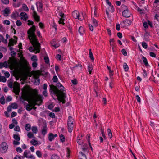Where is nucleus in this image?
<instances>
[{
	"mask_svg": "<svg viewBox=\"0 0 159 159\" xmlns=\"http://www.w3.org/2000/svg\"><path fill=\"white\" fill-rule=\"evenodd\" d=\"M36 30L34 25H33L28 31L27 34L28 35V38L30 40V42L33 45L34 49L36 52L35 53H39L40 49V44L38 41L36 36L35 34Z\"/></svg>",
	"mask_w": 159,
	"mask_h": 159,
	"instance_id": "1",
	"label": "nucleus"
},
{
	"mask_svg": "<svg viewBox=\"0 0 159 159\" xmlns=\"http://www.w3.org/2000/svg\"><path fill=\"white\" fill-rule=\"evenodd\" d=\"M54 91H51V96L55 100L57 99L59 102H62L63 104L65 103L66 94L65 92H62L56 89L54 87L53 88Z\"/></svg>",
	"mask_w": 159,
	"mask_h": 159,
	"instance_id": "2",
	"label": "nucleus"
},
{
	"mask_svg": "<svg viewBox=\"0 0 159 159\" xmlns=\"http://www.w3.org/2000/svg\"><path fill=\"white\" fill-rule=\"evenodd\" d=\"M53 87H54L55 89H57V90H58L59 91H61L62 92H64V91H65L64 89H65V88L64 86H62V85L60 84V83L58 82L57 83L56 86L53 85L52 84L50 85H49L50 89H49V91L51 95V92H52L51 91H54L53 88Z\"/></svg>",
	"mask_w": 159,
	"mask_h": 159,
	"instance_id": "3",
	"label": "nucleus"
},
{
	"mask_svg": "<svg viewBox=\"0 0 159 159\" xmlns=\"http://www.w3.org/2000/svg\"><path fill=\"white\" fill-rule=\"evenodd\" d=\"M73 122L74 119L71 116H69L67 120V125L68 131L70 133L72 132L73 131L74 125Z\"/></svg>",
	"mask_w": 159,
	"mask_h": 159,
	"instance_id": "4",
	"label": "nucleus"
},
{
	"mask_svg": "<svg viewBox=\"0 0 159 159\" xmlns=\"http://www.w3.org/2000/svg\"><path fill=\"white\" fill-rule=\"evenodd\" d=\"M43 97L42 96L39 95L38 97H35L33 99V105L39 106L40 104L42 102Z\"/></svg>",
	"mask_w": 159,
	"mask_h": 159,
	"instance_id": "5",
	"label": "nucleus"
},
{
	"mask_svg": "<svg viewBox=\"0 0 159 159\" xmlns=\"http://www.w3.org/2000/svg\"><path fill=\"white\" fill-rule=\"evenodd\" d=\"M28 96L27 92L24 91H23L22 93V96L20 98V100L21 102L24 105H26L27 104L25 102V101H28Z\"/></svg>",
	"mask_w": 159,
	"mask_h": 159,
	"instance_id": "6",
	"label": "nucleus"
},
{
	"mask_svg": "<svg viewBox=\"0 0 159 159\" xmlns=\"http://www.w3.org/2000/svg\"><path fill=\"white\" fill-rule=\"evenodd\" d=\"M0 151L2 153H5L8 149V145L5 142H2L0 145Z\"/></svg>",
	"mask_w": 159,
	"mask_h": 159,
	"instance_id": "7",
	"label": "nucleus"
},
{
	"mask_svg": "<svg viewBox=\"0 0 159 159\" xmlns=\"http://www.w3.org/2000/svg\"><path fill=\"white\" fill-rule=\"evenodd\" d=\"M7 62L9 65V68L11 69L15 66V64L16 62V61L12 57H10Z\"/></svg>",
	"mask_w": 159,
	"mask_h": 159,
	"instance_id": "8",
	"label": "nucleus"
},
{
	"mask_svg": "<svg viewBox=\"0 0 159 159\" xmlns=\"http://www.w3.org/2000/svg\"><path fill=\"white\" fill-rule=\"evenodd\" d=\"M31 9L33 11V16L35 20L37 22H39L40 20V17L38 15L37 13L35 11L34 7L33 5H31Z\"/></svg>",
	"mask_w": 159,
	"mask_h": 159,
	"instance_id": "9",
	"label": "nucleus"
},
{
	"mask_svg": "<svg viewBox=\"0 0 159 159\" xmlns=\"http://www.w3.org/2000/svg\"><path fill=\"white\" fill-rule=\"evenodd\" d=\"M73 17L75 19H78L80 20L81 21L83 19L80 18L79 13L76 11H74L72 13Z\"/></svg>",
	"mask_w": 159,
	"mask_h": 159,
	"instance_id": "10",
	"label": "nucleus"
},
{
	"mask_svg": "<svg viewBox=\"0 0 159 159\" xmlns=\"http://www.w3.org/2000/svg\"><path fill=\"white\" fill-rule=\"evenodd\" d=\"M42 129L41 130L42 134L44 136L47 133V126L46 123L42 125V127L41 128Z\"/></svg>",
	"mask_w": 159,
	"mask_h": 159,
	"instance_id": "11",
	"label": "nucleus"
},
{
	"mask_svg": "<svg viewBox=\"0 0 159 159\" xmlns=\"http://www.w3.org/2000/svg\"><path fill=\"white\" fill-rule=\"evenodd\" d=\"M82 135H79L77 137V142L79 145H81L83 143V140L82 139Z\"/></svg>",
	"mask_w": 159,
	"mask_h": 159,
	"instance_id": "12",
	"label": "nucleus"
},
{
	"mask_svg": "<svg viewBox=\"0 0 159 159\" xmlns=\"http://www.w3.org/2000/svg\"><path fill=\"white\" fill-rule=\"evenodd\" d=\"M30 154V152L29 151L25 150L24 153L23 155L24 157H26L27 158H33V156L32 155H28V154Z\"/></svg>",
	"mask_w": 159,
	"mask_h": 159,
	"instance_id": "13",
	"label": "nucleus"
},
{
	"mask_svg": "<svg viewBox=\"0 0 159 159\" xmlns=\"http://www.w3.org/2000/svg\"><path fill=\"white\" fill-rule=\"evenodd\" d=\"M122 14L123 16L125 17L128 18L130 16V15L129 14L128 10L127 9L123 11Z\"/></svg>",
	"mask_w": 159,
	"mask_h": 159,
	"instance_id": "14",
	"label": "nucleus"
},
{
	"mask_svg": "<svg viewBox=\"0 0 159 159\" xmlns=\"http://www.w3.org/2000/svg\"><path fill=\"white\" fill-rule=\"evenodd\" d=\"M20 16L21 17L22 19L25 21L28 18L27 14L24 12H21L20 14Z\"/></svg>",
	"mask_w": 159,
	"mask_h": 159,
	"instance_id": "15",
	"label": "nucleus"
},
{
	"mask_svg": "<svg viewBox=\"0 0 159 159\" xmlns=\"http://www.w3.org/2000/svg\"><path fill=\"white\" fill-rule=\"evenodd\" d=\"M3 67H5V68H9V65L7 61H5L3 63H0V68L2 69Z\"/></svg>",
	"mask_w": 159,
	"mask_h": 159,
	"instance_id": "16",
	"label": "nucleus"
},
{
	"mask_svg": "<svg viewBox=\"0 0 159 159\" xmlns=\"http://www.w3.org/2000/svg\"><path fill=\"white\" fill-rule=\"evenodd\" d=\"M36 5L37 6V11L40 12H42L43 11V6L42 3L39 2V5L36 3Z\"/></svg>",
	"mask_w": 159,
	"mask_h": 159,
	"instance_id": "17",
	"label": "nucleus"
},
{
	"mask_svg": "<svg viewBox=\"0 0 159 159\" xmlns=\"http://www.w3.org/2000/svg\"><path fill=\"white\" fill-rule=\"evenodd\" d=\"M58 42L55 40H53L51 42V45L55 48H56L59 46V44Z\"/></svg>",
	"mask_w": 159,
	"mask_h": 159,
	"instance_id": "18",
	"label": "nucleus"
},
{
	"mask_svg": "<svg viewBox=\"0 0 159 159\" xmlns=\"http://www.w3.org/2000/svg\"><path fill=\"white\" fill-rule=\"evenodd\" d=\"M79 159H87L86 155L82 152H80L79 155Z\"/></svg>",
	"mask_w": 159,
	"mask_h": 159,
	"instance_id": "19",
	"label": "nucleus"
},
{
	"mask_svg": "<svg viewBox=\"0 0 159 159\" xmlns=\"http://www.w3.org/2000/svg\"><path fill=\"white\" fill-rule=\"evenodd\" d=\"M122 23L127 25H129L131 24V21L129 19H127L123 21Z\"/></svg>",
	"mask_w": 159,
	"mask_h": 159,
	"instance_id": "20",
	"label": "nucleus"
},
{
	"mask_svg": "<svg viewBox=\"0 0 159 159\" xmlns=\"http://www.w3.org/2000/svg\"><path fill=\"white\" fill-rule=\"evenodd\" d=\"M149 34L148 32H146L144 34V37L143 38V39L145 40L146 41H148L149 40Z\"/></svg>",
	"mask_w": 159,
	"mask_h": 159,
	"instance_id": "21",
	"label": "nucleus"
},
{
	"mask_svg": "<svg viewBox=\"0 0 159 159\" xmlns=\"http://www.w3.org/2000/svg\"><path fill=\"white\" fill-rule=\"evenodd\" d=\"M79 32L81 35L83 34L84 32V30L83 27L80 26L79 29Z\"/></svg>",
	"mask_w": 159,
	"mask_h": 159,
	"instance_id": "22",
	"label": "nucleus"
},
{
	"mask_svg": "<svg viewBox=\"0 0 159 159\" xmlns=\"http://www.w3.org/2000/svg\"><path fill=\"white\" fill-rule=\"evenodd\" d=\"M16 41L13 39H10V42L8 44V46H13L16 43Z\"/></svg>",
	"mask_w": 159,
	"mask_h": 159,
	"instance_id": "23",
	"label": "nucleus"
},
{
	"mask_svg": "<svg viewBox=\"0 0 159 159\" xmlns=\"http://www.w3.org/2000/svg\"><path fill=\"white\" fill-rule=\"evenodd\" d=\"M54 139L53 134L52 133H50L49 134L48 139L49 141H52Z\"/></svg>",
	"mask_w": 159,
	"mask_h": 159,
	"instance_id": "24",
	"label": "nucleus"
},
{
	"mask_svg": "<svg viewBox=\"0 0 159 159\" xmlns=\"http://www.w3.org/2000/svg\"><path fill=\"white\" fill-rule=\"evenodd\" d=\"M13 137L14 139L18 141H19L20 140V137L19 134H14L13 135Z\"/></svg>",
	"mask_w": 159,
	"mask_h": 159,
	"instance_id": "25",
	"label": "nucleus"
},
{
	"mask_svg": "<svg viewBox=\"0 0 159 159\" xmlns=\"http://www.w3.org/2000/svg\"><path fill=\"white\" fill-rule=\"evenodd\" d=\"M143 61L145 65L146 66H148L149 65V64L148 63L147 60L146 58L144 57H143L142 58Z\"/></svg>",
	"mask_w": 159,
	"mask_h": 159,
	"instance_id": "26",
	"label": "nucleus"
},
{
	"mask_svg": "<svg viewBox=\"0 0 159 159\" xmlns=\"http://www.w3.org/2000/svg\"><path fill=\"white\" fill-rule=\"evenodd\" d=\"M25 129L27 131H29L31 129V125L29 124H26L25 126Z\"/></svg>",
	"mask_w": 159,
	"mask_h": 159,
	"instance_id": "27",
	"label": "nucleus"
},
{
	"mask_svg": "<svg viewBox=\"0 0 159 159\" xmlns=\"http://www.w3.org/2000/svg\"><path fill=\"white\" fill-rule=\"evenodd\" d=\"M32 131L34 133H37L38 131L37 127L35 126H32Z\"/></svg>",
	"mask_w": 159,
	"mask_h": 159,
	"instance_id": "28",
	"label": "nucleus"
},
{
	"mask_svg": "<svg viewBox=\"0 0 159 159\" xmlns=\"http://www.w3.org/2000/svg\"><path fill=\"white\" fill-rule=\"evenodd\" d=\"M0 102L3 105L5 103V98L3 96H2L0 98Z\"/></svg>",
	"mask_w": 159,
	"mask_h": 159,
	"instance_id": "29",
	"label": "nucleus"
},
{
	"mask_svg": "<svg viewBox=\"0 0 159 159\" xmlns=\"http://www.w3.org/2000/svg\"><path fill=\"white\" fill-rule=\"evenodd\" d=\"M92 20L93 25L95 26H98V23L97 21V20L94 18H92Z\"/></svg>",
	"mask_w": 159,
	"mask_h": 159,
	"instance_id": "30",
	"label": "nucleus"
},
{
	"mask_svg": "<svg viewBox=\"0 0 159 159\" xmlns=\"http://www.w3.org/2000/svg\"><path fill=\"white\" fill-rule=\"evenodd\" d=\"M25 106L26 110L29 111H30L32 109L31 105L29 104H27Z\"/></svg>",
	"mask_w": 159,
	"mask_h": 159,
	"instance_id": "31",
	"label": "nucleus"
},
{
	"mask_svg": "<svg viewBox=\"0 0 159 159\" xmlns=\"http://www.w3.org/2000/svg\"><path fill=\"white\" fill-rule=\"evenodd\" d=\"M108 9L111 12H114L115 11L114 8L112 5H111V6H109L108 7Z\"/></svg>",
	"mask_w": 159,
	"mask_h": 159,
	"instance_id": "32",
	"label": "nucleus"
},
{
	"mask_svg": "<svg viewBox=\"0 0 159 159\" xmlns=\"http://www.w3.org/2000/svg\"><path fill=\"white\" fill-rule=\"evenodd\" d=\"M123 68L124 69V70L125 71H127L128 70L129 67L128 66L126 63H124L123 64Z\"/></svg>",
	"mask_w": 159,
	"mask_h": 159,
	"instance_id": "33",
	"label": "nucleus"
},
{
	"mask_svg": "<svg viewBox=\"0 0 159 159\" xmlns=\"http://www.w3.org/2000/svg\"><path fill=\"white\" fill-rule=\"evenodd\" d=\"M137 11L141 14H143L144 13V10L143 9H141L139 7L137 8Z\"/></svg>",
	"mask_w": 159,
	"mask_h": 159,
	"instance_id": "34",
	"label": "nucleus"
},
{
	"mask_svg": "<svg viewBox=\"0 0 159 159\" xmlns=\"http://www.w3.org/2000/svg\"><path fill=\"white\" fill-rule=\"evenodd\" d=\"M107 132L108 133V136L110 138H111L112 137V134L111 130L109 129H108L107 130Z\"/></svg>",
	"mask_w": 159,
	"mask_h": 159,
	"instance_id": "35",
	"label": "nucleus"
},
{
	"mask_svg": "<svg viewBox=\"0 0 159 159\" xmlns=\"http://www.w3.org/2000/svg\"><path fill=\"white\" fill-rule=\"evenodd\" d=\"M89 57H90V59L92 60H94V57H93V55L92 53L91 52V49H89Z\"/></svg>",
	"mask_w": 159,
	"mask_h": 159,
	"instance_id": "36",
	"label": "nucleus"
},
{
	"mask_svg": "<svg viewBox=\"0 0 159 159\" xmlns=\"http://www.w3.org/2000/svg\"><path fill=\"white\" fill-rule=\"evenodd\" d=\"M30 143L31 144L33 145H36L38 144L37 141L34 139H32L30 141Z\"/></svg>",
	"mask_w": 159,
	"mask_h": 159,
	"instance_id": "37",
	"label": "nucleus"
},
{
	"mask_svg": "<svg viewBox=\"0 0 159 159\" xmlns=\"http://www.w3.org/2000/svg\"><path fill=\"white\" fill-rule=\"evenodd\" d=\"M31 60L34 61H37L38 59L36 56L35 55L31 57Z\"/></svg>",
	"mask_w": 159,
	"mask_h": 159,
	"instance_id": "38",
	"label": "nucleus"
},
{
	"mask_svg": "<svg viewBox=\"0 0 159 159\" xmlns=\"http://www.w3.org/2000/svg\"><path fill=\"white\" fill-rule=\"evenodd\" d=\"M59 137L61 141L63 142L65 141V138L64 136L62 134L60 135Z\"/></svg>",
	"mask_w": 159,
	"mask_h": 159,
	"instance_id": "39",
	"label": "nucleus"
},
{
	"mask_svg": "<svg viewBox=\"0 0 159 159\" xmlns=\"http://www.w3.org/2000/svg\"><path fill=\"white\" fill-rule=\"evenodd\" d=\"M36 154L39 157H41L42 156L41 152L39 150H38L36 152Z\"/></svg>",
	"mask_w": 159,
	"mask_h": 159,
	"instance_id": "40",
	"label": "nucleus"
},
{
	"mask_svg": "<svg viewBox=\"0 0 159 159\" xmlns=\"http://www.w3.org/2000/svg\"><path fill=\"white\" fill-rule=\"evenodd\" d=\"M51 159H60L59 157L56 155H53L51 156Z\"/></svg>",
	"mask_w": 159,
	"mask_h": 159,
	"instance_id": "41",
	"label": "nucleus"
},
{
	"mask_svg": "<svg viewBox=\"0 0 159 159\" xmlns=\"http://www.w3.org/2000/svg\"><path fill=\"white\" fill-rule=\"evenodd\" d=\"M44 60L45 61V62L46 64H48L49 63V58L48 57H46V56L44 57Z\"/></svg>",
	"mask_w": 159,
	"mask_h": 159,
	"instance_id": "42",
	"label": "nucleus"
},
{
	"mask_svg": "<svg viewBox=\"0 0 159 159\" xmlns=\"http://www.w3.org/2000/svg\"><path fill=\"white\" fill-rule=\"evenodd\" d=\"M23 8L25 11H29L27 5L25 4L23 5Z\"/></svg>",
	"mask_w": 159,
	"mask_h": 159,
	"instance_id": "43",
	"label": "nucleus"
},
{
	"mask_svg": "<svg viewBox=\"0 0 159 159\" xmlns=\"http://www.w3.org/2000/svg\"><path fill=\"white\" fill-rule=\"evenodd\" d=\"M13 109H17L18 108V106L17 104L16 103H13L12 104L11 106Z\"/></svg>",
	"mask_w": 159,
	"mask_h": 159,
	"instance_id": "44",
	"label": "nucleus"
},
{
	"mask_svg": "<svg viewBox=\"0 0 159 159\" xmlns=\"http://www.w3.org/2000/svg\"><path fill=\"white\" fill-rule=\"evenodd\" d=\"M142 45L143 47L145 49H147L148 48V45L146 42H142Z\"/></svg>",
	"mask_w": 159,
	"mask_h": 159,
	"instance_id": "45",
	"label": "nucleus"
},
{
	"mask_svg": "<svg viewBox=\"0 0 159 159\" xmlns=\"http://www.w3.org/2000/svg\"><path fill=\"white\" fill-rule=\"evenodd\" d=\"M27 136L28 138H31L34 137V134L31 132H29L27 134Z\"/></svg>",
	"mask_w": 159,
	"mask_h": 159,
	"instance_id": "46",
	"label": "nucleus"
},
{
	"mask_svg": "<svg viewBox=\"0 0 159 159\" xmlns=\"http://www.w3.org/2000/svg\"><path fill=\"white\" fill-rule=\"evenodd\" d=\"M14 130L15 131L19 132L20 130V129L19 126H16L14 128Z\"/></svg>",
	"mask_w": 159,
	"mask_h": 159,
	"instance_id": "47",
	"label": "nucleus"
},
{
	"mask_svg": "<svg viewBox=\"0 0 159 159\" xmlns=\"http://www.w3.org/2000/svg\"><path fill=\"white\" fill-rule=\"evenodd\" d=\"M64 18H61L60 19V20L59 21V23L60 24H62L64 25L65 23L64 22Z\"/></svg>",
	"mask_w": 159,
	"mask_h": 159,
	"instance_id": "48",
	"label": "nucleus"
},
{
	"mask_svg": "<svg viewBox=\"0 0 159 159\" xmlns=\"http://www.w3.org/2000/svg\"><path fill=\"white\" fill-rule=\"evenodd\" d=\"M16 151L19 153H21L22 152V150L20 147H18L16 148Z\"/></svg>",
	"mask_w": 159,
	"mask_h": 159,
	"instance_id": "49",
	"label": "nucleus"
},
{
	"mask_svg": "<svg viewBox=\"0 0 159 159\" xmlns=\"http://www.w3.org/2000/svg\"><path fill=\"white\" fill-rule=\"evenodd\" d=\"M58 79L56 75H54L52 78V80L54 82H57Z\"/></svg>",
	"mask_w": 159,
	"mask_h": 159,
	"instance_id": "50",
	"label": "nucleus"
},
{
	"mask_svg": "<svg viewBox=\"0 0 159 159\" xmlns=\"http://www.w3.org/2000/svg\"><path fill=\"white\" fill-rule=\"evenodd\" d=\"M121 52L122 54L125 56H126L127 55V52L126 50L125 49H123L121 50Z\"/></svg>",
	"mask_w": 159,
	"mask_h": 159,
	"instance_id": "51",
	"label": "nucleus"
},
{
	"mask_svg": "<svg viewBox=\"0 0 159 159\" xmlns=\"http://www.w3.org/2000/svg\"><path fill=\"white\" fill-rule=\"evenodd\" d=\"M56 58L57 60L60 61L61 59V56L59 54H57L56 55Z\"/></svg>",
	"mask_w": 159,
	"mask_h": 159,
	"instance_id": "52",
	"label": "nucleus"
},
{
	"mask_svg": "<svg viewBox=\"0 0 159 159\" xmlns=\"http://www.w3.org/2000/svg\"><path fill=\"white\" fill-rule=\"evenodd\" d=\"M5 14H8L10 13V11L8 8H6L4 10Z\"/></svg>",
	"mask_w": 159,
	"mask_h": 159,
	"instance_id": "53",
	"label": "nucleus"
},
{
	"mask_svg": "<svg viewBox=\"0 0 159 159\" xmlns=\"http://www.w3.org/2000/svg\"><path fill=\"white\" fill-rule=\"evenodd\" d=\"M71 82L74 85H76L77 84V80L75 79L71 80Z\"/></svg>",
	"mask_w": 159,
	"mask_h": 159,
	"instance_id": "54",
	"label": "nucleus"
},
{
	"mask_svg": "<svg viewBox=\"0 0 159 159\" xmlns=\"http://www.w3.org/2000/svg\"><path fill=\"white\" fill-rule=\"evenodd\" d=\"M3 23L4 24H6L7 25H9L10 24V22L9 20H5L3 21Z\"/></svg>",
	"mask_w": 159,
	"mask_h": 159,
	"instance_id": "55",
	"label": "nucleus"
},
{
	"mask_svg": "<svg viewBox=\"0 0 159 159\" xmlns=\"http://www.w3.org/2000/svg\"><path fill=\"white\" fill-rule=\"evenodd\" d=\"M29 50L31 52H33L35 51L34 49V48L32 47H30L29 48Z\"/></svg>",
	"mask_w": 159,
	"mask_h": 159,
	"instance_id": "56",
	"label": "nucleus"
},
{
	"mask_svg": "<svg viewBox=\"0 0 159 159\" xmlns=\"http://www.w3.org/2000/svg\"><path fill=\"white\" fill-rule=\"evenodd\" d=\"M116 29L118 31L120 30V25L119 23L116 24Z\"/></svg>",
	"mask_w": 159,
	"mask_h": 159,
	"instance_id": "57",
	"label": "nucleus"
},
{
	"mask_svg": "<svg viewBox=\"0 0 159 159\" xmlns=\"http://www.w3.org/2000/svg\"><path fill=\"white\" fill-rule=\"evenodd\" d=\"M13 144L14 145H19V144H20V142H19L18 141L14 140L13 141Z\"/></svg>",
	"mask_w": 159,
	"mask_h": 159,
	"instance_id": "58",
	"label": "nucleus"
},
{
	"mask_svg": "<svg viewBox=\"0 0 159 159\" xmlns=\"http://www.w3.org/2000/svg\"><path fill=\"white\" fill-rule=\"evenodd\" d=\"M92 70V67L91 66H89L88 67V70L90 74L91 73V71Z\"/></svg>",
	"mask_w": 159,
	"mask_h": 159,
	"instance_id": "59",
	"label": "nucleus"
},
{
	"mask_svg": "<svg viewBox=\"0 0 159 159\" xmlns=\"http://www.w3.org/2000/svg\"><path fill=\"white\" fill-rule=\"evenodd\" d=\"M2 2L5 4H8L9 3V0H1Z\"/></svg>",
	"mask_w": 159,
	"mask_h": 159,
	"instance_id": "60",
	"label": "nucleus"
},
{
	"mask_svg": "<svg viewBox=\"0 0 159 159\" xmlns=\"http://www.w3.org/2000/svg\"><path fill=\"white\" fill-rule=\"evenodd\" d=\"M12 100V98L10 96H8L6 98V101L7 102H9L11 101Z\"/></svg>",
	"mask_w": 159,
	"mask_h": 159,
	"instance_id": "61",
	"label": "nucleus"
},
{
	"mask_svg": "<svg viewBox=\"0 0 159 159\" xmlns=\"http://www.w3.org/2000/svg\"><path fill=\"white\" fill-rule=\"evenodd\" d=\"M150 55L152 57H156L155 54L152 52H151L149 53Z\"/></svg>",
	"mask_w": 159,
	"mask_h": 159,
	"instance_id": "62",
	"label": "nucleus"
},
{
	"mask_svg": "<svg viewBox=\"0 0 159 159\" xmlns=\"http://www.w3.org/2000/svg\"><path fill=\"white\" fill-rule=\"evenodd\" d=\"M32 66L34 68H36L37 66V63L36 61H34L32 64Z\"/></svg>",
	"mask_w": 159,
	"mask_h": 159,
	"instance_id": "63",
	"label": "nucleus"
},
{
	"mask_svg": "<svg viewBox=\"0 0 159 159\" xmlns=\"http://www.w3.org/2000/svg\"><path fill=\"white\" fill-rule=\"evenodd\" d=\"M16 24L17 26H20L21 25L22 23L20 20H17L16 21Z\"/></svg>",
	"mask_w": 159,
	"mask_h": 159,
	"instance_id": "64",
	"label": "nucleus"
}]
</instances>
